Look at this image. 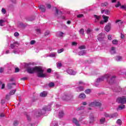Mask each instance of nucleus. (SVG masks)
I'll return each instance as SVG.
<instances>
[{
  "label": "nucleus",
  "instance_id": "5fc2aeb1",
  "mask_svg": "<svg viewBox=\"0 0 126 126\" xmlns=\"http://www.w3.org/2000/svg\"><path fill=\"white\" fill-rule=\"evenodd\" d=\"M49 34H50V32H49V31H46L45 33V36H48V35H49Z\"/></svg>",
  "mask_w": 126,
  "mask_h": 126
},
{
  "label": "nucleus",
  "instance_id": "4468645a",
  "mask_svg": "<svg viewBox=\"0 0 126 126\" xmlns=\"http://www.w3.org/2000/svg\"><path fill=\"white\" fill-rule=\"evenodd\" d=\"M73 123L76 125V126H80V125H79V123H78V121H77V119L76 118H73L72 120Z\"/></svg>",
  "mask_w": 126,
  "mask_h": 126
},
{
  "label": "nucleus",
  "instance_id": "8fccbe9b",
  "mask_svg": "<svg viewBox=\"0 0 126 126\" xmlns=\"http://www.w3.org/2000/svg\"><path fill=\"white\" fill-rule=\"evenodd\" d=\"M11 85H12V84H8L7 87L8 89H11V87H12Z\"/></svg>",
  "mask_w": 126,
  "mask_h": 126
},
{
  "label": "nucleus",
  "instance_id": "603ef678",
  "mask_svg": "<svg viewBox=\"0 0 126 126\" xmlns=\"http://www.w3.org/2000/svg\"><path fill=\"white\" fill-rule=\"evenodd\" d=\"M104 12H105V14H107V15L110 13V11L108 10H105L104 11Z\"/></svg>",
  "mask_w": 126,
  "mask_h": 126
},
{
  "label": "nucleus",
  "instance_id": "0eeeda50",
  "mask_svg": "<svg viewBox=\"0 0 126 126\" xmlns=\"http://www.w3.org/2000/svg\"><path fill=\"white\" fill-rule=\"evenodd\" d=\"M66 72H67L68 74H70L71 75H75V74H76V72L71 69H68L66 70Z\"/></svg>",
  "mask_w": 126,
  "mask_h": 126
},
{
  "label": "nucleus",
  "instance_id": "79ce46f5",
  "mask_svg": "<svg viewBox=\"0 0 126 126\" xmlns=\"http://www.w3.org/2000/svg\"><path fill=\"white\" fill-rule=\"evenodd\" d=\"M18 124H19L18 121H15L14 122L13 125L15 126H18Z\"/></svg>",
  "mask_w": 126,
  "mask_h": 126
},
{
  "label": "nucleus",
  "instance_id": "7c9ffc66",
  "mask_svg": "<svg viewBox=\"0 0 126 126\" xmlns=\"http://www.w3.org/2000/svg\"><path fill=\"white\" fill-rule=\"evenodd\" d=\"M1 12L2 14H6V10L4 9V8H2L1 10Z\"/></svg>",
  "mask_w": 126,
  "mask_h": 126
},
{
  "label": "nucleus",
  "instance_id": "864d4df0",
  "mask_svg": "<svg viewBox=\"0 0 126 126\" xmlns=\"http://www.w3.org/2000/svg\"><path fill=\"white\" fill-rule=\"evenodd\" d=\"M59 36H61V37L63 36V33L62 32H58Z\"/></svg>",
  "mask_w": 126,
  "mask_h": 126
},
{
  "label": "nucleus",
  "instance_id": "f257e3e1",
  "mask_svg": "<svg viewBox=\"0 0 126 126\" xmlns=\"http://www.w3.org/2000/svg\"><path fill=\"white\" fill-rule=\"evenodd\" d=\"M28 72L29 73H34V72H37L38 77H48L47 73H44V69L42 67L29 68L28 69Z\"/></svg>",
  "mask_w": 126,
  "mask_h": 126
},
{
  "label": "nucleus",
  "instance_id": "4be33fe9",
  "mask_svg": "<svg viewBox=\"0 0 126 126\" xmlns=\"http://www.w3.org/2000/svg\"><path fill=\"white\" fill-rule=\"evenodd\" d=\"M55 8L56 12V15H58L59 14H60V15H62V14H63V12H62V11H59L57 7H55Z\"/></svg>",
  "mask_w": 126,
  "mask_h": 126
},
{
  "label": "nucleus",
  "instance_id": "f3484780",
  "mask_svg": "<svg viewBox=\"0 0 126 126\" xmlns=\"http://www.w3.org/2000/svg\"><path fill=\"white\" fill-rule=\"evenodd\" d=\"M110 53L112 55H114V54H116V47H112L110 49Z\"/></svg>",
  "mask_w": 126,
  "mask_h": 126
},
{
  "label": "nucleus",
  "instance_id": "cd10ccee",
  "mask_svg": "<svg viewBox=\"0 0 126 126\" xmlns=\"http://www.w3.org/2000/svg\"><path fill=\"white\" fill-rule=\"evenodd\" d=\"M57 66L58 68H61L62 66H63V64L61 62H59L57 63Z\"/></svg>",
  "mask_w": 126,
  "mask_h": 126
},
{
  "label": "nucleus",
  "instance_id": "f03ea898",
  "mask_svg": "<svg viewBox=\"0 0 126 126\" xmlns=\"http://www.w3.org/2000/svg\"><path fill=\"white\" fill-rule=\"evenodd\" d=\"M110 77H111V75L110 74H105L104 76L97 78L96 80L95 83H99L100 82H101V81H103L104 80H105V79H106L109 84H113V83H115V80H116V76H112L110 79L109 80V78H110Z\"/></svg>",
  "mask_w": 126,
  "mask_h": 126
},
{
  "label": "nucleus",
  "instance_id": "bf43d9fd",
  "mask_svg": "<svg viewBox=\"0 0 126 126\" xmlns=\"http://www.w3.org/2000/svg\"><path fill=\"white\" fill-rule=\"evenodd\" d=\"M27 119L28 120V121H31V118L30 117V116H27Z\"/></svg>",
  "mask_w": 126,
  "mask_h": 126
},
{
  "label": "nucleus",
  "instance_id": "20e7f679",
  "mask_svg": "<svg viewBox=\"0 0 126 126\" xmlns=\"http://www.w3.org/2000/svg\"><path fill=\"white\" fill-rule=\"evenodd\" d=\"M116 102L119 104H126V96H123L119 97L116 99Z\"/></svg>",
  "mask_w": 126,
  "mask_h": 126
},
{
  "label": "nucleus",
  "instance_id": "aec40b11",
  "mask_svg": "<svg viewBox=\"0 0 126 126\" xmlns=\"http://www.w3.org/2000/svg\"><path fill=\"white\" fill-rule=\"evenodd\" d=\"M79 98L80 99H85L86 98V95H85L84 94H81L79 95Z\"/></svg>",
  "mask_w": 126,
  "mask_h": 126
},
{
  "label": "nucleus",
  "instance_id": "f704fd0d",
  "mask_svg": "<svg viewBox=\"0 0 126 126\" xmlns=\"http://www.w3.org/2000/svg\"><path fill=\"white\" fill-rule=\"evenodd\" d=\"M116 123L117 124V125H119V126H121V125H122V120H121L120 119H118Z\"/></svg>",
  "mask_w": 126,
  "mask_h": 126
},
{
  "label": "nucleus",
  "instance_id": "a211bd4d",
  "mask_svg": "<svg viewBox=\"0 0 126 126\" xmlns=\"http://www.w3.org/2000/svg\"><path fill=\"white\" fill-rule=\"evenodd\" d=\"M115 60L116 62H122L123 60V58L122 56H117L115 57Z\"/></svg>",
  "mask_w": 126,
  "mask_h": 126
},
{
  "label": "nucleus",
  "instance_id": "bb28decb",
  "mask_svg": "<svg viewBox=\"0 0 126 126\" xmlns=\"http://www.w3.org/2000/svg\"><path fill=\"white\" fill-rule=\"evenodd\" d=\"M126 108V106L124 104L120 105L118 107V110H123Z\"/></svg>",
  "mask_w": 126,
  "mask_h": 126
},
{
  "label": "nucleus",
  "instance_id": "e2e57ef3",
  "mask_svg": "<svg viewBox=\"0 0 126 126\" xmlns=\"http://www.w3.org/2000/svg\"><path fill=\"white\" fill-rule=\"evenodd\" d=\"M19 72V68H16L15 70V72Z\"/></svg>",
  "mask_w": 126,
  "mask_h": 126
},
{
  "label": "nucleus",
  "instance_id": "6ab92c4d",
  "mask_svg": "<svg viewBox=\"0 0 126 126\" xmlns=\"http://www.w3.org/2000/svg\"><path fill=\"white\" fill-rule=\"evenodd\" d=\"M48 95V93L47 92H43L40 94L41 97H46Z\"/></svg>",
  "mask_w": 126,
  "mask_h": 126
},
{
  "label": "nucleus",
  "instance_id": "de8ad7c7",
  "mask_svg": "<svg viewBox=\"0 0 126 126\" xmlns=\"http://www.w3.org/2000/svg\"><path fill=\"white\" fill-rule=\"evenodd\" d=\"M54 85H55V84H54V83H49V86L50 87H53L54 86Z\"/></svg>",
  "mask_w": 126,
  "mask_h": 126
},
{
  "label": "nucleus",
  "instance_id": "e433bc0d",
  "mask_svg": "<svg viewBox=\"0 0 126 126\" xmlns=\"http://www.w3.org/2000/svg\"><path fill=\"white\" fill-rule=\"evenodd\" d=\"M120 8L122 9H126V4L121 5Z\"/></svg>",
  "mask_w": 126,
  "mask_h": 126
},
{
  "label": "nucleus",
  "instance_id": "2eb2a0df",
  "mask_svg": "<svg viewBox=\"0 0 126 126\" xmlns=\"http://www.w3.org/2000/svg\"><path fill=\"white\" fill-rule=\"evenodd\" d=\"M102 18L104 21V23H107L109 20V17L105 15L102 16Z\"/></svg>",
  "mask_w": 126,
  "mask_h": 126
},
{
  "label": "nucleus",
  "instance_id": "c9c22d12",
  "mask_svg": "<svg viewBox=\"0 0 126 126\" xmlns=\"http://www.w3.org/2000/svg\"><path fill=\"white\" fill-rule=\"evenodd\" d=\"M80 34H81V35H84V30L83 29H81L79 31Z\"/></svg>",
  "mask_w": 126,
  "mask_h": 126
},
{
  "label": "nucleus",
  "instance_id": "a18cd8bd",
  "mask_svg": "<svg viewBox=\"0 0 126 126\" xmlns=\"http://www.w3.org/2000/svg\"><path fill=\"white\" fill-rule=\"evenodd\" d=\"M83 109H84V107L81 106V107H78V108H77V111H80V110H83Z\"/></svg>",
  "mask_w": 126,
  "mask_h": 126
},
{
  "label": "nucleus",
  "instance_id": "2f4dec72",
  "mask_svg": "<svg viewBox=\"0 0 126 126\" xmlns=\"http://www.w3.org/2000/svg\"><path fill=\"white\" fill-rule=\"evenodd\" d=\"M118 40L117 39H114L112 40V44L113 45H118Z\"/></svg>",
  "mask_w": 126,
  "mask_h": 126
},
{
  "label": "nucleus",
  "instance_id": "37998d69",
  "mask_svg": "<svg viewBox=\"0 0 126 126\" xmlns=\"http://www.w3.org/2000/svg\"><path fill=\"white\" fill-rule=\"evenodd\" d=\"M77 18H81L83 17V14H79V15H77Z\"/></svg>",
  "mask_w": 126,
  "mask_h": 126
},
{
  "label": "nucleus",
  "instance_id": "b1692460",
  "mask_svg": "<svg viewBox=\"0 0 126 126\" xmlns=\"http://www.w3.org/2000/svg\"><path fill=\"white\" fill-rule=\"evenodd\" d=\"M56 56H57V53L56 52L52 53L49 56V57H50V58H56Z\"/></svg>",
  "mask_w": 126,
  "mask_h": 126
},
{
  "label": "nucleus",
  "instance_id": "c85d7f7f",
  "mask_svg": "<svg viewBox=\"0 0 126 126\" xmlns=\"http://www.w3.org/2000/svg\"><path fill=\"white\" fill-rule=\"evenodd\" d=\"M12 53V49H11L10 47L9 50H7L6 51L5 54H6V55H7L8 54H11Z\"/></svg>",
  "mask_w": 126,
  "mask_h": 126
},
{
  "label": "nucleus",
  "instance_id": "9d476101",
  "mask_svg": "<svg viewBox=\"0 0 126 126\" xmlns=\"http://www.w3.org/2000/svg\"><path fill=\"white\" fill-rule=\"evenodd\" d=\"M12 52L13 54H17L20 53V49L17 47V48H14V49H12Z\"/></svg>",
  "mask_w": 126,
  "mask_h": 126
},
{
  "label": "nucleus",
  "instance_id": "774afa93",
  "mask_svg": "<svg viewBox=\"0 0 126 126\" xmlns=\"http://www.w3.org/2000/svg\"><path fill=\"white\" fill-rule=\"evenodd\" d=\"M24 126H32V124H25Z\"/></svg>",
  "mask_w": 126,
  "mask_h": 126
},
{
  "label": "nucleus",
  "instance_id": "72a5a7b5",
  "mask_svg": "<svg viewBox=\"0 0 126 126\" xmlns=\"http://www.w3.org/2000/svg\"><path fill=\"white\" fill-rule=\"evenodd\" d=\"M122 90H123V89H122V88H121V87L119 86L117 87L116 92H121V91H122Z\"/></svg>",
  "mask_w": 126,
  "mask_h": 126
},
{
  "label": "nucleus",
  "instance_id": "69168bd1",
  "mask_svg": "<svg viewBox=\"0 0 126 126\" xmlns=\"http://www.w3.org/2000/svg\"><path fill=\"white\" fill-rule=\"evenodd\" d=\"M3 72V68H0V73H2Z\"/></svg>",
  "mask_w": 126,
  "mask_h": 126
},
{
  "label": "nucleus",
  "instance_id": "4d7b16f0",
  "mask_svg": "<svg viewBox=\"0 0 126 126\" xmlns=\"http://www.w3.org/2000/svg\"><path fill=\"white\" fill-rule=\"evenodd\" d=\"M77 45V43L75 42H72V46H76Z\"/></svg>",
  "mask_w": 126,
  "mask_h": 126
},
{
  "label": "nucleus",
  "instance_id": "412c9836",
  "mask_svg": "<svg viewBox=\"0 0 126 126\" xmlns=\"http://www.w3.org/2000/svg\"><path fill=\"white\" fill-rule=\"evenodd\" d=\"M86 54V51L84 50H82L78 53L79 56H84Z\"/></svg>",
  "mask_w": 126,
  "mask_h": 126
},
{
  "label": "nucleus",
  "instance_id": "58836bf2",
  "mask_svg": "<svg viewBox=\"0 0 126 126\" xmlns=\"http://www.w3.org/2000/svg\"><path fill=\"white\" fill-rule=\"evenodd\" d=\"M90 124H92V123H93V122H94V117H92L90 118Z\"/></svg>",
  "mask_w": 126,
  "mask_h": 126
},
{
  "label": "nucleus",
  "instance_id": "f8f14e48",
  "mask_svg": "<svg viewBox=\"0 0 126 126\" xmlns=\"http://www.w3.org/2000/svg\"><path fill=\"white\" fill-rule=\"evenodd\" d=\"M94 22H99V21L100 20L101 17L100 16L94 15Z\"/></svg>",
  "mask_w": 126,
  "mask_h": 126
},
{
  "label": "nucleus",
  "instance_id": "423d86ee",
  "mask_svg": "<svg viewBox=\"0 0 126 126\" xmlns=\"http://www.w3.org/2000/svg\"><path fill=\"white\" fill-rule=\"evenodd\" d=\"M90 107H95L96 106H101V103L98 101H94L89 104Z\"/></svg>",
  "mask_w": 126,
  "mask_h": 126
},
{
  "label": "nucleus",
  "instance_id": "a878e982",
  "mask_svg": "<svg viewBox=\"0 0 126 126\" xmlns=\"http://www.w3.org/2000/svg\"><path fill=\"white\" fill-rule=\"evenodd\" d=\"M63 116H64V113H63V111H61L60 112H59V118H63Z\"/></svg>",
  "mask_w": 126,
  "mask_h": 126
},
{
  "label": "nucleus",
  "instance_id": "ea45409f",
  "mask_svg": "<svg viewBox=\"0 0 126 126\" xmlns=\"http://www.w3.org/2000/svg\"><path fill=\"white\" fill-rule=\"evenodd\" d=\"M116 7H119V6H122L121 3L120 2H118V3L115 5Z\"/></svg>",
  "mask_w": 126,
  "mask_h": 126
},
{
  "label": "nucleus",
  "instance_id": "49530a36",
  "mask_svg": "<svg viewBox=\"0 0 126 126\" xmlns=\"http://www.w3.org/2000/svg\"><path fill=\"white\" fill-rule=\"evenodd\" d=\"M79 49H80V50H83V49H85V46L84 45L81 46L79 47Z\"/></svg>",
  "mask_w": 126,
  "mask_h": 126
},
{
  "label": "nucleus",
  "instance_id": "1a4fd4ad",
  "mask_svg": "<svg viewBox=\"0 0 126 126\" xmlns=\"http://www.w3.org/2000/svg\"><path fill=\"white\" fill-rule=\"evenodd\" d=\"M111 26H112V24H111V23L107 24V25L105 26L104 29L106 32H109V31L111 30Z\"/></svg>",
  "mask_w": 126,
  "mask_h": 126
},
{
  "label": "nucleus",
  "instance_id": "6e6552de",
  "mask_svg": "<svg viewBox=\"0 0 126 126\" xmlns=\"http://www.w3.org/2000/svg\"><path fill=\"white\" fill-rule=\"evenodd\" d=\"M104 37L105 35L103 33H100L97 36V39L101 42V41H103Z\"/></svg>",
  "mask_w": 126,
  "mask_h": 126
},
{
  "label": "nucleus",
  "instance_id": "ddd939ff",
  "mask_svg": "<svg viewBox=\"0 0 126 126\" xmlns=\"http://www.w3.org/2000/svg\"><path fill=\"white\" fill-rule=\"evenodd\" d=\"M39 8L40 10H41V11L42 12H45V11H46V8L45 7V6L40 5L39 6Z\"/></svg>",
  "mask_w": 126,
  "mask_h": 126
},
{
  "label": "nucleus",
  "instance_id": "5701e85b",
  "mask_svg": "<svg viewBox=\"0 0 126 126\" xmlns=\"http://www.w3.org/2000/svg\"><path fill=\"white\" fill-rule=\"evenodd\" d=\"M5 22V20L0 19V26H4Z\"/></svg>",
  "mask_w": 126,
  "mask_h": 126
},
{
  "label": "nucleus",
  "instance_id": "13d9d810",
  "mask_svg": "<svg viewBox=\"0 0 126 126\" xmlns=\"http://www.w3.org/2000/svg\"><path fill=\"white\" fill-rule=\"evenodd\" d=\"M51 72H52V69H51V68L47 69V72H48L49 73H50Z\"/></svg>",
  "mask_w": 126,
  "mask_h": 126
},
{
  "label": "nucleus",
  "instance_id": "3c124183",
  "mask_svg": "<svg viewBox=\"0 0 126 126\" xmlns=\"http://www.w3.org/2000/svg\"><path fill=\"white\" fill-rule=\"evenodd\" d=\"M14 35L15 37H18V36H19V33L18 32H15Z\"/></svg>",
  "mask_w": 126,
  "mask_h": 126
},
{
  "label": "nucleus",
  "instance_id": "a19ab883",
  "mask_svg": "<svg viewBox=\"0 0 126 126\" xmlns=\"http://www.w3.org/2000/svg\"><path fill=\"white\" fill-rule=\"evenodd\" d=\"M85 92L86 94H90V92H91V90L90 89H87Z\"/></svg>",
  "mask_w": 126,
  "mask_h": 126
},
{
  "label": "nucleus",
  "instance_id": "c03bdc74",
  "mask_svg": "<svg viewBox=\"0 0 126 126\" xmlns=\"http://www.w3.org/2000/svg\"><path fill=\"white\" fill-rule=\"evenodd\" d=\"M63 49H61L58 50V54H61V53H63Z\"/></svg>",
  "mask_w": 126,
  "mask_h": 126
},
{
  "label": "nucleus",
  "instance_id": "6e6d98bb",
  "mask_svg": "<svg viewBox=\"0 0 126 126\" xmlns=\"http://www.w3.org/2000/svg\"><path fill=\"white\" fill-rule=\"evenodd\" d=\"M90 32H91V30H90V29H88L87 30V34H89L90 33Z\"/></svg>",
  "mask_w": 126,
  "mask_h": 126
},
{
  "label": "nucleus",
  "instance_id": "0e129e2a",
  "mask_svg": "<svg viewBox=\"0 0 126 126\" xmlns=\"http://www.w3.org/2000/svg\"><path fill=\"white\" fill-rule=\"evenodd\" d=\"M27 79V77H25L24 78H21V80H26Z\"/></svg>",
  "mask_w": 126,
  "mask_h": 126
},
{
  "label": "nucleus",
  "instance_id": "c756f323",
  "mask_svg": "<svg viewBox=\"0 0 126 126\" xmlns=\"http://www.w3.org/2000/svg\"><path fill=\"white\" fill-rule=\"evenodd\" d=\"M68 98H69V96L66 94H65L63 96L62 99L63 100H66L67 99H68Z\"/></svg>",
  "mask_w": 126,
  "mask_h": 126
},
{
  "label": "nucleus",
  "instance_id": "dca6fc26",
  "mask_svg": "<svg viewBox=\"0 0 126 126\" xmlns=\"http://www.w3.org/2000/svg\"><path fill=\"white\" fill-rule=\"evenodd\" d=\"M76 90L77 92H81L84 90V88L83 87H79L76 89Z\"/></svg>",
  "mask_w": 126,
  "mask_h": 126
},
{
  "label": "nucleus",
  "instance_id": "7ed1b4c3",
  "mask_svg": "<svg viewBox=\"0 0 126 126\" xmlns=\"http://www.w3.org/2000/svg\"><path fill=\"white\" fill-rule=\"evenodd\" d=\"M51 105L44 106L42 110H38L36 114V117H40L41 115L46 114V112L51 111Z\"/></svg>",
  "mask_w": 126,
  "mask_h": 126
},
{
  "label": "nucleus",
  "instance_id": "680f3d73",
  "mask_svg": "<svg viewBox=\"0 0 126 126\" xmlns=\"http://www.w3.org/2000/svg\"><path fill=\"white\" fill-rule=\"evenodd\" d=\"M36 32L37 33V34H40V33H41V31L40 30V29L36 30Z\"/></svg>",
  "mask_w": 126,
  "mask_h": 126
},
{
  "label": "nucleus",
  "instance_id": "39448f33",
  "mask_svg": "<svg viewBox=\"0 0 126 126\" xmlns=\"http://www.w3.org/2000/svg\"><path fill=\"white\" fill-rule=\"evenodd\" d=\"M19 46V43L17 41H14L10 45V48L11 50H13L14 49H16L18 48Z\"/></svg>",
  "mask_w": 126,
  "mask_h": 126
},
{
  "label": "nucleus",
  "instance_id": "4c0bfd02",
  "mask_svg": "<svg viewBox=\"0 0 126 126\" xmlns=\"http://www.w3.org/2000/svg\"><path fill=\"white\" fill-rule=\"evenodd\" d=\"M100 124H104L105 123V118H102L100 120Z\"/></svg>",
  "mask_w": 126,
  "mask_h": 126
},
{
  "label": "nucleus",
  "instance_id": "473e14b6",
  "mask_svg": "<svg viewBox=\"0 0 126 126\" xmlns=\"http://www.w3.org/2000/svg\"><path fill=\"white\" fill-rule=\"evenodd\" d=\"M108 4H109V3H108V2H105L104 3H102L101 4V6H108Z\"/></svg>",
  "mask_w": 126,
  "mask_h": 126
},
{
  "label": "nucleus",
  "instance_id": "052dcab7",
  "mask_svg": "<svg viewBox=\"0 0 126 126\" xmlns=\"http://www.w3.org/2000/svg\"><path fill=\"white\" fill-rule=\"evenodd\" d=\"M35 41L34 40H32L31 41V45H34L35 44Z\"/></svg>",
  "mask_w": 126,
  "mask_h": 126
},
{
  "label": "nucleus",
  "instance_id": "393cba45",
  "mask_svg": "<svg viewBox=\"0 0 126 126\" xmlns=\"http://www.w3.org/2000/svg\"><path fill=\"white\" fill-rule=\"evenodd\" d=\"M50 126H59V125L58 124V122L57 121H53L51 124Z\"/></svg>",
  "mask_w": 126,
  "mask_h": 126
},
{
  "label": "nucleus",
  "instance_id": "09e8293b",
  "mask_svg": "<svg viewBox=\"0 0 126 126\" xmlns=\"http://www.w3.org/2000/svg\"><path fill=\"white\" fill-rule=\"evenodd\" d=\"M116 23H118V24H119V23L122 24V21L121 20H117L115 22Z\"/></svg>",
  "mask_w": 126,
  "mask_h": 126
},
{
  "label": "nucleus",
  "instance_id": "9b49d317",
  "mask_svg": "<svg viewBox=\"0 0 126 126\" xmlns=\"http://www.w3.org/2000/svg\"><path fill=\"white\" fill-rule=\"evenodd\" d=\"M15 92H16V90L10 92L9 94H7L6 95V98L8 99L9 98V97H10V96H11V95H14V93H15Z\"/></svg>",
  "mask_w": 126,
  "mask_h": 126
},
{
  "label": "nucleus",
  "instance_id": "338daca9",
  "mask_svg": "<svg viewBox=\"0 0 126 126\" xmlns=\"http://www.w3.org/2000/svg\"><path fill=\"white\" fill-rule=\"evenodd\" d=\"M47 7H48V8H51L52 7V6L50 4H47Z\"/></svg>",
  "mask_w": 126,
  "mask_h": 126
}]
</instances>
